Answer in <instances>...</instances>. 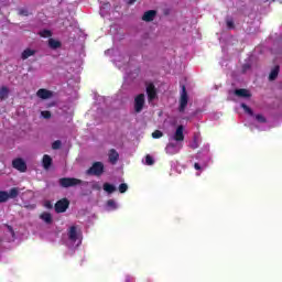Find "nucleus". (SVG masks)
Segmentation results:
<instances>
[{"instance_id": "1", "label": "nucleus", "mask_w": 282, "mask_h": 282, "mask_svg": "<svg viewBox=\"0 0 282 282\" xmlns=\"http://www.w3.org/2000/svg\"><path fill=\"white\" fill-rule=\"evenodd\" d=\"M184 142V126H178L176 130L169 134V143L165 148V153L167 155H176L182 151V147Z\"/></svg>"}, {"instance_id": "2", "label": "nucleus", "mask_w": 282, "mask_h": 282, "mask_svg": "<svg viewBox=\"0 0 282 282\" xmlns=\"http://www.w3.org/2000/svg\"><path fill=\"white\" fill-rule=\"evenodd\" d=\"M68 248H78L80 243H83V232L78 227L73 226L68 230V240H67Z\"/></svg>"}, {"instance_id": "3", "label": "nucleus", "mask_w": 282, "mask_h": 282, "mask_svg": "<svg viewBox=\"0 0 282 282\" xmlns=\"http://www.w3.org/2000/svg\"><path fill=\"white\" fill-rule=\"evenodd\" d=\"M188 105V94H186V87H182L178 111H184Z\"/></svg>"}, {"instance_id": "4", "label": "nucleus", "mask_w": 282, "mask_h": 282, "mask_svg": "<svg viewBox=\"0 0 282 282\" xmlns=\"http://www.w3.org/2000/svg\"><path fill=\"white\" fill-rule=\"evenodd\" d=\"M102 171H105V165L102 164V162H96L88 170V173L89 175H102Z\"/></svg>"}, {"instance_id": "5", "label": "nucleus", "mask_w": 282, "mask_h": 282, "mask_svg": "<svg viewBox=\"0 0 282 282\" xmlns=\"http://www.w3.org/2000/svg\"><path fill=\"white\" fill-rule=\"evenodd\" d=\"M144 109V94H140L134 98V111L140 113Z\"/></svg>"}, {"instance_id": "6", "label": "nucleus", "mask_w": 282, "mask_h": 282, "mask_svg": "<svg viewBox=\"0 0 282 282\" xmlns=\"http://www.w3.org/2000/svg\"><path fill=\"white\" fill-rule=\"evenodd\" d=\"M59 184L64 188H68V186H76V185L80 184V180H77V178H61Z\"/></svg>"}, {"instance_id": "7", "label": "nucleus", "mask_w": 282, "mask_h": 282, "mask_svg": "<svg viewBox=\"0 0 282 282\" xmlns=\"http://www.w3.org/2000/svg\"><path fill=\"white\" fill-rule=\"evenodd\" d=\"M37 98H41L42 100H50V98H53L54 93L51 90H47L45 88H41L36 93Z\"/></svg>"}, {"instance_id": "8", "label": "nucleus", "mask_w": 282, "mask_h": 282, "mask_svg": "<svg viewBox=\"0 0 282 282\" xmlns=\"http://www.w3.org/2000/svg\"><path fill=\"white\" fill-rule=\"evenodd\" d=\"M13 169H17V171H20L21 173H25L28 165L25 164V161L23 159H15L12 162Z\"/></svg>"}, {"instance_id": "9", "label": "nucleus", "mask_w": 282, "mask_h": 282, "mask_svg": "<svg viewBox=\"0 0 282 282\" xmlns=\"http://www.w3.org/2000/svg\"><path fill=\"white\" fill-rule=\"evenodd\" d=\"M68 207H69V200L68 199H62V200H59L55 204L56 213H65Z\"/></svg>"}, {"instance_id": "10", "label": "nucleus", "mask_w": 282, "mask_h": 282, "mask_svg": "<svg viewBox=\"0 0 282 282\" xmlns=\"http://www.w3.org/2000/svg\"><path fill=\"white\" fill-rule=\"evenodd\" d=\"M147 94L150 102H153L158 96V93L155 91V86H153L152 83L147 84Z\"/></svg>"}, {"instance_id": "11", "label": "nucleus", "mask_w": 282, "mask_h": 282, "mask_svg": "<svg viewBox=\"0 0 282 282\" xmlns=\"http://www.w3.org/2000/svg\"><path fill=\"white\" fill-rule=\"evenodd\" d=\"M108 160L110 164H116L118 160H120V154L115 149L109 150L108 152Z\"/></svg>"}, {"instance_id": "12", "label": "nucleus", "mask_w": 282, "mask_h": 282, "mask_svg": "<svg viewBox=\"0 0 282 282\" xmlns=\"http://www.w3.org/2000/svg\"><path fill=\"white\" fill-rule=\"evenodd\" d=\"M62 43H61V41H58V40H56V39H48V47L51 48V50H61V47H62Z\"/></svg>"}, {"instance_id": "13", "label": "nucleus", "mask_w": 282, "mask_h": 282, "mask_svg": "<svg viewBox=\"0 0 282 282\" xmlns=\"http://www.w3.org/2000/svg\"><path fill=\"white\" fill-rule=\"evenodd\" d=\"M236 96H238V98H250V90L248 89H236L235 90Z\"/></svg>"}, {"instance_id": "14", "label": "nucleus", "mask_w": 282, "mask_h": 282, "mask_svg": "<svg viewBox=\"0 0 282 282\" xmlns=\"http://www.w3.org/2000/svg\"><path fill=\"white\" fill-rule=\"evenodd\" d=\"M8 96H10V88H8V86H2L0 88V99L8 100Z\"/></svg>"}, {"instance_id": "15", "label": "nucleus", "mask_w": 282, "mask_h": 282, "mask_svg": "<svg viewBox=\"0 0 282 282\" xmlns=\"http://www.w3.org/2000/svg\"><path fill=\"white\" fill-rule=\"evenodd\" d=\"M34 54H36L35 50L26 48L22 52V59L25 61V59L30 58V56H34Z\"/></svg>"}, {"instance_id": "16", "label": "nucleus", "mask_w": 282, "mask_h": 282, "mask_svg": "<svg viewBox=\"0 0 282 282\" xmlns=\"http://www.w3.org/2000/svg\"><path fill=\"white\" fill-rule=\"evenodd\" d=\"M199 142H202V135L199 133L194 134V141L191 143L192 149H197L199 147Z\"/></svg>"}, {"instance_id": "17", "label": "nucleus", "mask_w": 282, "mask_h": 282, "mask_svg": "<svg viewBox=\"0 0 282 282\" xmlns=\"http://www.w3.org/2000/svg\"><path fill=\"white\" fill-rule=\"evenodd\" d=\"M143 21H153V19H155V11L154 10H150L148 12H145L143 14Z\"/></svg>"}, {"instance_id": "18", "label": "nucleus", "mask_w": 282, "mask_h": 282, "mask_svg": "<svg viewBox=\"0 0 282 282\" xmlns=\"http://www.w3.org/2000/svg\"><path fill=\"white\" fill-rule=\"evenodd\" d=\"M43 166L44 169H50V166H52V158H50V155L45 154L43 156Z\"/></svg>"}, {"instance_id": "19", "label": "nucleus", "mask_w": 282, "mask_h": 282, "mask_svg": "<svg viewBox=\"0 0 282 282\" xmlns=\"http://www.w3.org/2000/svg\"><path fill=\"white\" fill-rule=\"evenodd\" d=\"M104 191L108 193V195H111V193H116V187L109 183H105Z\"/></svg>"}, {"instance_id": "20", "label": "nucleus", "mask_w": 282, "mask_h": 282, "mask_svg": "<svg viewBox=\"0 0 282 282\" xmlns=\"http://www.w3.org/2000/svg\"><path fill=\"white\" fill-rule=\"evenodd\" d=\"M20 189L18 187H13L9 191V199H15L19 197Z\"/></svg>"}, {"instance_id": "21", "label": "nucleus", "mask_w": 282, "mask_h": 282, "mask_svg": "<svg viewBox=\"0 0 282 282\" xmlns=\"http://www.w3.org/2000/svg\"><path fill=\"white\" fill-rule=\"evenodd\" d=\"M118 208V203L113 199L107 202V210H116Z\"/></svg>"}, {"instance_id": "22", "label": "nucleus", "mask_w": 282, "mask_h": 282, "mask_svg": "<svg viewBox=\"0 0 282 282\" xmlns=\"http://www.w3.org/2000/svg\"><path fill=\"white\" fill-rule=\"evenodd\" d=\"M276 76H279V66H275V67L271 70V73H270V75H269V79H270V80H275V79H276Z\"/></svg>"}, {"instance_id": "23", "label": "nucleus", "mask_w": 282, "mask_h": 282, "mask_svg": "<svg viewBox=\"0 0 282 282\" xmlns=\"http://www.w3.org/2000/svg\"><path fill=\"white\" fill-rule=\"evenodd\" d=\"M41 219L44 220L45 224H52V215L50 213H43Z\"/></svg>"}, {"instance_id": "24", "label": "nucleus", "mask_w": 282, "mask_h": 282, "mask_svg": "<svg viewBox=\"0 0 282 282\" xmlns=\"http://www.w3.org/2000/svg\"><path fill=\"white\" fill-rule=\"evenodd\" d=\"M10 199V194L6 191L0 192V202H8Z\"/></svg>"}, {"instance_id": "25", "label": "nucleus", "mask_w": 282, "mask_h": 282, "mask_svg": "<svg viewBox=\"0 0 282 282\" xmlns=\"http://www.w3.org/2000/svg\"><path fill=\"white\" fill-rule=\"evenodd\" d=\"M40 35H41L43 39H50V36H52V31H50V30L41 31V32H40Z\"/></svg>"}, {"instance_id": "26", "label": "nucleus", "mask_w": 282, "mask_h": 282, "mask_svg": "<svg viewBox=\"0 0 282 282\" xmlns=\"http://www.w3.org/2000/svg\"><path fill=\"white\" fill-rule=\"evenodd\" d=\"M153 163H154L153 156L147 155V156H145L144 164H147V166H152Z\"/></svg>"}, {"instance_id": "27", "label": "nucleus", "mask_w": 282, "mask_h": 282, "mask_svg": "<svg viewBox=\"0 0 282 282\" xmlns=\"http://www.w3.org/2000/svg\"><path fill=\"white\" fill-rule=\"evenodd\" d=\"M241 107H242L243 111H245L246 113H248L249 116H252V115H253V113H252V109H250V107H248L246 104H241Z\"/></svg>"}, {"instance_id": "28", "label": "nucleus", "mask_w": 282, "mask_h": 282, "mask_svg": "<svg viewBox=\"0 0 282 282\" xmlns=\"http://www.w3.org/2000/svg\"><path fill=\"white\" fill-rule=\"evenodd\" d=\"M129 186L124 183H122L121 185H119V192L120 193H127Z\"/></svg>"}, {"instance_id": "29", "label": "nucleus", "mask_w": 282, "mask_h": 282, "mask_svg": "<svg viewBox=\"0 0 282 282\" xmlns=\"http://www.w3.org/2000/svg\"><path fill=\"white\" fill-rule=\"evenodd\" d=\"M162 135H163V133H162V131H160V130H156V131H154V132L152 133V138H154V139L162 138Z\"/></svg>"}, {"instance_id": "30", "label": "nucleus", "mask_w": 282, "mask_h": 282, "mask_svg": "<svg viewBox=\"0 0 282 282\" xmlns=\"http://www.w3.org/2000/svg\"><path fill=\"white\" fill-rule=\"evenodd\" d=\"M256 120L257 122H260V123H265V118L261 115H257L256 116Z\"/></svg>"}, {"instance_id": "31", "label": "nucleus", "mask_w": 282, "mask_h": 282, "mask_svg": "<svg viewBox=\"0 0 282 282\" xmlns=\"http://www.w3.org/2000/svg\"><path fill=\"white\" fill-rule=\"evenodd\" d=\"M19 14H21L22 17H28V14H30V11L28 9H20Z\"/></svg>"}, {"instance_id": "32", "label": "nucleus", "mask_w": 282, "mask_h": 282, "mask_svg": "<svg viewBox=\"0 0 282 282\" xmlns=\"http://www.w3.org/2000/svg\"><path fill=\"white\" fill-rule=\"evenodd\" d=\"M41 116H42V118H45V119L52 118V113H50V111H42Z\"/></svg>"}, {"instance_id": "33", "label": "nucleus", "mask_w": 282, "mask_h": 282, "mask_svg": "<svg viewBox=\"0 0 282 282\" xmlns=\"http://www.w3.org/2000/svg\"><path fill=\"white\" fill-rule=\"evenodd\" d=\"M52 149H61V141L53 142Z\"/></svg>"}, {"instance_id": "34", "label": "nucleus", "mask_w": 282, "mask_h": 282, "mask_svg": "<svg viewBox=\"0 0 282 282\" xmlns=\"http://www.w3.org/2000/svg\"><path fill=\"white\" fill-rule=\"evenodd\" d=\"M109 9V4H105L101 9H100V14L101 17H105V10Z\"/></svg>"}, {"instance_id": "35", "label": "nucleus", "mask_w": 282, "mask_h": 282, "mask_svg": "<svg viewBox=\"0 0 282 282\" xmlns=\"http://www.w3.org/2000/svg\"><path fill=\"white\" fill-rule=\"evenodd\" d=\"M227 28H229V30H232V28H235V23L231 20H228Z\"/></svg>"}, {"instance_id": "36", "label": "nucleus", "mask_w": 282, "mask_h": 282, "mask_svg": "<svg viewBox=\"0 0 282 282\" xmlns=\"http://www.w3.org/2000/svg\"><path fill=\"white\" fill-rule=\"evenodd\" d=\"M194 169L196 170V171H202V170H204V166H199V163H195L194 164Z\"/></svg>"}, {"instance_id": "37", "label": "nucleus", "mask_w": 282, "mask_h": 282, "mask_svg": "<svg viewBox=\"0 0 282 282\" xmlns=\"http://www.w3.org/2000/svg\"><path fill=\"white\" fill-rule=\"evenodd\" d=\"M2 6H10V0H0Z\"/></svg>"}, {"instance_id": "38", "label": "nucleus", "mask_w": 282, "mask_h": 282, "mask_svg": "<svg viewBox=\"0 0 282 282\" xmlns=\"http://www.w3.org/2000/svg\"><path fill=\"white\" fill-rule=\"evenodd\" d=\"M45 208H52V203L50 200H46L44 203Z\"/></svg>"}, {"instance_id": "39", "label": "nucleus", "mask_w": 282, "mask_h": 282, "mask_svg": "<svg viewBox=\"0 0 282 282\" xmlns=\"http://www.w3.org/2000/svg\"><path fill=\"white\" fill-rule=\"evenodd\" d=\"M9 232H11L12 237H14V230H12V227L8 226Z\"/></svg>"}, {"instance_id": "40", "label": "nucleus", "mask_w": 282, "mask_h": 282, "mask_svg": "<svg viewBox=\"0 0 282 282\" xmlns=\"http://www.w3.org/2000/svg\"><path fill=\"white\" fill-rule=\"evenodd\" d=\"M126 282H133V278H131V276H126Z\"/></svg>"}, {"instance_id": "41", "label": "nucleus", "mask_w": 282, "mask_h": 282, "mask_svg": "<svg viewBox=\"0 0 282 282\" xmlns=\"http://www.w3.org/2000/svg\"><path fill=\"white\" fill-rule=\"evenodd\" d=\"M118 63H120V57H119L118 59H116V65H117L118 67H120V65H118Z\"/></svg>"}, {"instance_id": "42", "label": "nucleus", "mask_w": 282, "mask_h": 282, "mask_svg": "<svg viewBox=\"0 0 282 282\" xmlns=\"http://www.w3.org/2000/svg\"><path fill=\"white\" fill-rule=\"evenodd\" d=\"M129 3L131 4V3H135V0H129Z\"/></svg>"}]
</instances>
